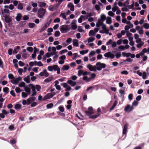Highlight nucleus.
Segmentation results:
<instances>
[{
	"label": "nucleus",
	"mask_w": 149,
	"mask_h": 149,
	"mask_svg": "<svg viewBox=\"0 0 149 149\" xmlns=\"http://www.w3.org/2000/svg\"><path fill=\"white\" fill-rule=\"evenodd\" d=\"M96 65L97 67H96V66H93L90 64H88L87 66L90 70L91 71H96V70L98 71L101 70L102 68H105L106 67V64L104 63H101V62H99L97 63Z\"/></svg>",
	"instance_id": "1"
},
{
	"label": "nucleus",
	"mask_w": 149,
	"mask_h": 149,
	"mask_svg": "<svg viewBox=\"0 0 149 149\" xmlns=\"http://www.w3.org/2000/svg\"><path fill=\"white\" fill-rule=\"evenodd\" d=\"M46 11L45 9L42 8H40L38 11V17L40 18H43Z\"/></svg>",
	"instance_id": "2"
},
{
	"label": "nucleus",
	"mask_w": 149,
	"mask_h": 149,
	"mask_svg": "<svg viewBox=\"0 0 149 149\" xmlns=\"http://www.w3.org/2000/svg\"><path fill=\"white\" fill-rule=\"evenodd\" d=\"M69 26L67 25H64L61 26L60 29L62 33H65L70 30V29L68 28Z\"/></svg>",
	"instance_id": "3"
},
{
	"label": "nucleus",
	"mask_w": 149,
	"mask_h": 149,
	"mask_svg": "<svg viewBox=\"0 0 149 149\" xmlns=\"http://www.w3.org/2000/svg\"><path fill=\"white\" fill-rule=\"evenodd\" d=\"M29 86V87L31 88L32 91L33 92L31 94V96H33L35 95L37 93V92L36 91V87L35 86L33 85L32 84H30L28 85Z\"/></svg>",
	"instance_id": "4"
},
{
	"label": "nucleus",
	"mask_w": 149,
	"mask_h": 149,
	"mask_svg": "<svg viewBox=\"0 0 149 149\" xmlns=\"http://www.w3.org/2000/svg\"><path fill=\"white\" fill-rule=\"evenodd\" d=\"M134 109V108L132 106H130V104H128L125 108L124 111L129 112L132 111Z\"/></svg>",
	"instance_id": "5"
},
{
	"label": "nucleus",
	"mask_w": 149,
	"mask_h": 149,
	"mask_svg": "<svg viewBox=\"0 0 149 149\" xmlns=\"http://www.w3.org/2000/svg\"><path fill=\"white\" fill-rule=\"evenodd\" d=\"M54 96V95L52 94V93H48L44 96L42 98V100L44 101L46 100L50 99L52 97Z\"/></svg>",
	"instance_id": "6"
},
{
	"label": "nucleus",
	"mask_w": 149,
	"mask_h": 149,
	"mask_svg": "<svg viewBox=\"0 0 149 149\" xmlns=\"http://www.w3.org/2000/svg\"><path fill=\"white\" fill-rule=\"evenodd\" d=\"M39 75L42 76H45L47 77L49 76V74L47 72V70L46 69H45L43 70V71L40 72Z\"/></svg>",
	"instance_id": "7"
},
{
	"label": "nucleus",
	"mask_w": 149,
	"mask_h": 149,
	"mask_svg": "<svg viewBox=\"0 0 149 149\" xmlns=\"http://www.w3.org/2000/svg\"><path fill=\"white\" fill-rule=\"evenodd\" d=\"M128 125L127 124H125L124 126V128L123 130V134H126L128 129Z\"/></svg>",
	"instance_id": "8"
},
{
	"label": "nucleus",
	"mask_w": 149,
	"mask_h": 149,
	"mask_svg": "<svg viewBox=\"0 0 149 149\" xmlns=\"http://www.w3.org/2000/svg\"><path fill=\"white\" fill-rule=\"evenodd\" d=\"M4 17H5V21L6 23H9L11 22L12 20L11 18L7 16L6 15Z\"/></svg>",
	"instance_id": "9"
},
{
	"label": "nucleus",
	"mask_w": 149,
	"mask_h": 149,
	"mask_svg": "<svg viewBox=\"0 0 149 149\" xmlns=\"http://www.w3.org/2000/svg\"><path fill=\"white\" fill-rule=\"evenodd\" d=\"M102 26V29L105 32V33L107 34L109 33V30L108 29L106 28V26L105 24Z\"/></svg>",
	"instance_id": "10"
},
{
	"label": "nucleus",
	"mask_w": 149,
	"mask_h": 149,
	"mask_svg": "<svg viewBox=\"0 0 149 149\" xmlns=\"http://www.w3.org/2000/svg\"><path fill=\"white\" fill-rule=\"evenodd\" d=\"M68 83L72 86H74L76 85V82H73L72 80H70L68 81Z\"/></svg>",
	"instance_id": "11"
},
{
	"label": "nucleus",
	"mask_w": 149,
	"mask_h": 149,
	"mask_svg": "<svg viewBox=\"0 0 149 149\" xmlns=\"http://www.w3.org/2000/svg\"><path fill=\"white\" fill-rule=\"evenodd\" d=\"M22 17V15L20 13H19L17 14V16L16 17V20L18 22L20 21L21 18Z\"/></svg>",
	"instance_id": "12"
},
{
	"label": "nucleus",
	"mask_w": 149,
	"mask_h": 149,
	"mask_svg": "<svg viewBox=\"0 0 149 149\" xmlns=\"http://www.w3.org/2000/svg\"><path fill=\"white\" fill-rule=\"evenodd\" d=\"M22 107V105L20 104H16L14 107V108L17 110H19L21 109Z\"/></svg>",
	"instance_id": "13"
},
{
	"label": "nucleus",
	"mask_w": 149,
	"mask_h": 149,
	"mask_svg": "<svg viewBox=\"0 0 149 149\" xmlns=\"http://www.w3.org/2000/svg\"><path fill=\"white\" fill-rule=\"evenodd\" d=\"M53 79V77H49L47 78L46 79L44 80V81L45 82L48 83L52 80Z\"/></svg>",
	"instance_id": "14"
},
{
	"label": "nucleus",
	"mask_w": 149,
	"mask_h": 149,
	"mask_svg": "<svg viewBox=\"0 0 149 149\" xmlns=\"http://www.w3.org/2000/svg\"><path fill=\"white\" fill-rule=\"evenodd\" d=\"M100 115V114L98 113L97 114L91 115V116H90L89 118L91 119L96 118L99 116Z\"/></svg>",
	"instance_id": "15"
},
{
	"label": "nucleus",
	"mask_w": 149,
	"mask_h": 149,
	"mask_svg": "<svg viewBox=\"0 0 149 149\" xmlns=\"http://www.w3.org/2000/svg\"><path fill=\"white\" fill-rule=\"evenodd\" d=\"M85 113L86 115L89 116L90 117V116H91V115L93 114L94 113L93 111H85Z\"/></svg>",
	"instance_id": "16"
},
{
	"label": "nucleus",
	"mask_w": 149,
	"mask_h": 149,
	"mask_svg": "<svg viewBox=\"0 0 149 149\" xmlns=\"http://www.w3.org/2000/svg\"><path fill=\"white\" fill-rule=\"evenodd\" d=\"M78 40L76 39H74L73 40V45L75 47H78L79 45Z\"/></svg>",
	"instance_id": "17"
},
{
	"label": "nucleus",
	"mask_w": 149,
	"mask_h": 149,
	"mask_svg": "<svg viewBox=\"0 0 149 149\" xmlns=\"http://www.w3.org/2000/svg\"><path fill=\"white\" fill-rule=\"evenodd\" d=\"M112 22L111 18L110 17H107L106 21V23L108 24H111Z\"/></svg>",
	"instance_id": "18"
},
{
	"label": "nucleus",
	"mask_w": 149,
	"mask_h": 149,
	"mask_svg": "<svg viewBox=\"0 0 149 149\" xmlns=\"http://www.w3.org/2000/svg\"><path fill=\"white\" fill-rule=\"evenodd\" d=\"M106 19V17L104 14L101 15L100 16V19L102 21H104Z\"/></svg>",
	"instance_id": "19"
},
{
	"label": "nucleus",
	"mask_w": 149,
	"mask_h": 149,
	"mask_svg": "<svg viewBox=\"0 0 149 149\" xmlns=\"http://www.w3.org/2000/svg\"><path fill=\"white\" fill-rule=\"evenodd\" d=\"M74 21L73 20L71 23V24H74V25H73L72 26V29H73V30H75L77 29V25H76L75 22H74Z\"/></svg>",
	"instance_id": "20"
},
{
	"label": "nucleus",
	"mask_w": 149,
	"mask_h": 149,
	"mask_svg": "<svg viewBox=\"0 0 149 149\" xmlns=\"http://www.w3.org/2000/svg\"><path fill=\"white\" fill-rule=\"evenodd\" d=\"M70 68L69 65H64L62 68V69L63 71L67 70Z\"/></svg>",
	"instance_id": "21"
},
{
	"label": "nucleus",
	"mask_w": 149,
	"mask_h": 149,
	"mask_svg": "<svg viewBox=\"0 0 149 149\" xmlns=\"http://www.w3.org/2000/svg\"><path fill=\"white\" fill-rule=\"evenodd\" d=\"M95 34V32L93 30H91L89 32L88 35L89 36H94Z\"/></svg>",
	"instance_id": "22"
},
{
	"label": "nucleus",
	"mask_w": 149,
	"mask_h": 149,
	"mask_svg": "<svg viewBox=\"0 0 149 149\" xmlns=\"http://www.w3.org/2000/svg\"><path fill=\"white\" fill-rule=\"evenodd\" d=\"M23 4L22 3H19L17 5V8L19 10H22L23 8Z\"/></svg>",
	"instance_id": "23"
},
{
	"label": "nucleus",
	"mask_w": 149,
	"mask_h": 149,
	"mask_svg": "<svg viewBox=\"0 0 149 149\" xmlns=\"http://www.w3.org/2000/svg\"><path fill=\"white\" fill-rule=\"evenodd\" d=\"M52 54L54 55L56 54V48L55 47H52Z\"/></svg>",
	"instance_id": "24"
},
{
	"label": "nucleus",
	"mask_w": 149,
	"mask_h": 149,
	"mask_svg": "<svg viewBox=\"0 0 149 149\" xmlns=\"http://www.w3.org/2000/svg\"><path fill=\"white\" fill-rule=\"evenodd\" d=\"M84 16L81 15L78 19V22L79 23H81L82 22L83 18L84 17Z\"/></svg>",
	"instance_id": "25"
},
{
	"label": "nucleus",
	"mask_w": 149,
	"mask_h": 149,
	"mask_svg": "<svg viewBox=\"0 0 149 149\" xmlns=\"http://www.w3.org/2000/svg\"><path fill=\"white\" fill-rule=\"evenodd\" d=\"M82 79L83 80H85L87 82H88L91 81L90 79H89V78H88L86 76L84 77Z\"/></svg>",
	"instance_id": "26"
},
{
	"label": "nucleus",
	"mask_w": 149,
	"mask_h": 149,
	"mask_svg": "<svg viewBox=\"0 0 149 149\" xmlns=\"http://www.w3.org/2000/svg\"><path fill=\"white\" fill-rule=\"evenodd\" d=\"M35 25V24L33 23H29L28 24L29 27L30 28H33Z\"/></svg>",
	"instance_id": "27"
},
{
	"label": "nucleus",
	"mask_w": 149,
	"mask_h": 149,
	"mask_svg": "<svg viewBox=\"0 0 149 149\" xmlns=\"http://www.w3.org/2000/svg\"><path fill=\"white\" fill-rule=\"evenodd\" d=\"M60 17H62L65 20L67 19L65 14L64 13H61L60 15Z\"/></svg>",
	"instance_id": "28"
},
{
	"label": "nucleus",
	"mask_w": 149,
	"mask_h": 149,
	"mask_svg": "<svg viewBox=\"0 0 149 149\" xmlns=\"http://www.w3.org/2000/svg\"><path fill=\"white\" fill-rule=\"evenodd\" d=\"M9 88L8 87H5L3 88V91L4 93H8Z\"/></svg>",
	"instance_id": "29"
},
{
	"label": "nucleus",
	"mask_w": 149,
	"mask_h": 149,
	"mask_svg": "<svg viewBox=\"0 0 149 149\" xmlns=\"http://www.w3.org/2000/svg\"><path fill=\"white\" fill-rule=\"evenodd\" d=\"M53 107V104L51 103L47 104L46 105V107L47 109H50Z\"/></svg>",
	"instance_id": "30"
},
{
	"label": "nucleus",
	"mask_w": 149,
	"mask_h": 149,
	"mask_svg": "<svg viewBox=\"0 0 149 149\" xmlns=\"http://www.w3.org/2000/svg\"><path fill=\"white\" fill-rule=\"evenodd\" d=\"M143 42H142L141 43H139L136 45L137 47L138 48H141V47L144 45Z\"/></svg>",
	"instance_id": "31"
},
{
	"label": "nucleus",
	"mask_w": 149,
	"mask_h": 149,
	"mask_svg": "<svg viewBox=\"0 0 149 149\" xmlns=\"http://www.w3.org/2000/svg\"><path fill=\"white\" fill-rule=\"evenodd\" d=\"M19 87H24V88L25 87V83L23 81H22L19 84Z\"/></svg>",
	"instance_id": "32"
},
{
	"label": "nucleus",
	"mask_w": 149,
	"mask_h": 149,
	"mask_svg": "<svg viewBox=\"0 0 149 149\" xmlns=\"http://www.w3.org/2000/svg\"><path fill=\"white\" fill-rule=\"evenodd\" d=\"M12 2H13V5L15 6H16L18 5V1L17 0H12L11 1V3Z\"/></svg>",
	"instance_id": "33"
},
{
	"label": "nucleus",
	"mask_w": 149,
	"mask_h": 149,
	"mask_svg": "<svg viewBox=\"0 0 149 149\" xmlns=\"http://www.w3.org/2000/svg\"><path fill=\"white\" fill-rule=\"evenodd\" d=\"M46 4L44 2H40V3L39 6L41 7H45L46 5Z\"/></svg>",
	"instance_id": "34"
},
{
	"label": "nucleus",
	"mask_w": 149,
	"mask_h": 149,
	"mask_svg": "<svg viewBox=\"0 0 149 149\" xmlns=\"http://www.w3.org/2000/svg\"><path fill=\"white\" fill-rule=\"evenodd\" d=\"M94 40L95 38L93 37H90L88 39V42H92Z\"/></svg>",
	"instance_id": "35"
},
{
	"label": "nucleus",
	"mask_w": 149,
	"mask_h": 149,
	"mask_svg": "<svg viewBox=\"0 0 149 149\" xmlns=\"http://www.w3.org/2000/svg\"><path fill=\"white\" fill-rule=\"evenodd\" d=\"M63 0H59L58 1L56 5H55L56 7H58Z\"/></svg>",
	"instance_id": "36"
},
{
	"label": "nucleus",
	"mask_w": 149,
	"mask_h": 149,
	"mask_svg": "<svg viewBox=\"0 0 149 149\" xmlns=\"http://www.w3.org/2000/svg\"><path fill=\"white\" fill-rule=\"evenodd\" d=\"M143 27L146 29H149V24L148 23H144L143 25Z\"/></svg>",
	"instance_id": "37"
},
{
	"label": "nucleus",
	"mask_w": 149,
	"mask_h": 149,
	"mask_svg": "<svg viewBox=\"0 0 149 149\" xmlns=\"http://www.w3.org/2000/svg\"><path fill=\"white\" fill-rule=\"evenodd\" d=\"M96 74L95 73H92L91 74V77H89V79H90V81L93 79L94 78L96 77Z\"/></svg>",
	"instance_id": "38"
},
{
	"label": "nucleus",
	"mask_w": 149,
	"mask_h": 149,
	"mask_svg": "<svg viewBox=\"0 0 149 149\" xmlns=\"http://www.w3.org/2000/svg\"><path fill=\"white\" fill-rule=\"evenodd\" d=\"M138 102L137 101L134 100L132 103V106H137L138 104Z\"/></svg>",
	"instance_id": "39"
},
{
	"label": "nucleus",
	"mask_w": 149,
	"mask_h": 149,
	"mask_svg": "<svg viewBox=\"0 0 149 149\" xmlns=\"http://www.w3.org/2000/svg\"><path fill=\"white\" fill-rule=\"evenodd\" d=\"M100 20V19L98 20L96 24V26L97 27H99L101 26Z\"/></svg>",
	"instance_id": "40"
},
{
	"label": "nucleus",
	"mask_w": 149,
	"mask_h": 149,
	"mask_svg": "<svg viewBox=\"0 0 149 149\" xmlns=\"http://www.w3.org/2000/svg\"><path fill=\"white\" fill-rule=\"evenodd\" d=\"M82 26H79L78 27V28L77 29L78 31L79 32H84V30H83L82 29Z\"/></svg>",
	"instance_id": "41"
},
{
	"label": "nucleus",
	"mask_w": 149,
	"mask_h": 149,
	"mask_svg": "<svg viewBox=\"0 0 149 149\" xmlns=\"http://www.w3.org/2000/svg\"><path fill=\"white\" fill-rule=\"evenodd\" d=\"M60 33L59 31H56L55 32L54 36L55 37H58L60 35Z\"/></svg>",
	"instance_id": "42"
},
{
	"label": "nucleus",
	"mask_w": 149,
	"mask_h": 149,
	"mask_svg": "<svg viewBox=\"0 0 149 149\" xmlns=\"http://www.w3.org/2000/svg\"><path fill=\"white\" fill-rule=\"evenodd\" d=\"M15 91L17 93H19L22 91L20 88L18 87L16 88Z\"/></svg>",
	"instance_id": "43"
},
{
	"label": "nucleus",
	"mask_w": 149,
	"mask_h": 149,
	"mask_svg": "<svg viewBox=\"0 0 149 149\" xmlns=\"http://www.w3.org/2000/svg\"><path fill=\"white\" fill-rule=\"evenodd\" d=\"M108 14L109 15L112 17H113L114 15V13L111 11H109L108 12Z\"/></svg>",
	"instance_id": "44"
},
{
	"label": "nucleus",
	"mask_w": 149,
	"mask_h": 149,
	"mask_svg": "<svg viewBox=\"0 0 149 149\" xmlns=\"http://www.w3.org/2000/svg\"><path fill=\"white\" fill-rule=\"evenodd\" d=\"M8 77L9 79H14V77L12 74H9L8 75Z\"/></svg>",
	"instance_id": "45"
},
{
	"label": "nucleus",
	"mask_w": 149,
	"mask_h": 149,
	"mask_svg": "<svg viewBox=\"0 0 149 149\" xmlns=\"http://www.w3.org/2000/svg\"><path fill=\"white\" fill-rule=\"evenodd\" d=\"M24 89L25 91H26V92H29V91H31V89L29 88L27 86H25L24 88Z\"/></svg>",
	"instance_id": "46"
},
{
	"label": "nucleus",
	"mask_w": 149,
	"mask_h": 149,
	"mask_svg": "<svg viewBox=\"0 0 149 149\" xmlns=\"http://www.w3.org/2000/svg\"><path fill=\"white\" fill-rule=\"evenodd\" d=\"M22 97L25 98L27 96V94L24 92H22Z\"/></svg>",
	"instance_id": "47"
},
{
	"label": "nucleus",
	"mask_w": 149,
	"mask_h": 149,
	"mask_svg": "<svg viewBox=\"0 0 149 149\" xmlns=\"http://www.w3.org/2000/svg\"><path fill=\"white\" fill-rule=\"evenodd\" d=\"M27 50L28 51L32 52L33 51V48L31 47H28L27 48Z\"/></svg>",
	"instance_id": "48"
},
{
	"label": "nucleus",
	"mask_w": 149,
	"mask_h": 149,
	"mask_svg": "<svg viewBox=\"0 0 149 149\" xmlns=\"http://www.w3.org/2000/svg\"><path fill=\"white\" fill-rule=\"evenodd\" d=\"M29 55L26 53H23L22 55V56L23 58H26L29 56Z\"/></svg>",
	"instance_id": "49"
},
{
	"label": "nucleus",
	"mask_w": 149,
	"mask_h": 149,
	"mask_svg": "<svg viewBox=\"0 0 149 149\" xmlns=\"http://www.w3.org/2000/svg\"><path fill=\"white\" fill-rule=\"evenodd\" d=\"M118 8H119L117 6H115L112 8V10L113 12H115L116 10H118Z\"/></svg>",
	"instance_id": "50"
},
{
	"label": "nucleus",
	"mask_w": 149,
	"mask_h": 149,
	"mask_svg": "<svg viewBox=\"0 0 149 149\" xmlns=\"http://www.w3.org/2000/svg\"><path fill=\"white\" fill-rule=\"evenodd\" d=\"M116 57L117 58H120L121 56V53L120 52H119L118 53H117L116 54Z\"/></svg>",
	"instance_id": "51"
},
{
	"label": "nucleus",
	"mask_w": 149,
	"mask_h": 149,
	"mask_svg": "<svg viewBox=\"0 0 149 149\" xmlns=\"http://www.w3.org/2000/svg\"><path fill=\"white\" fill-rule=\"evenodd\" d=\"M110 52H108L104 54V56L107 58H109L110 56Z\"/></svg>",
	"instance_id": "52"
},
{
	"label": "nucleus",
	"mask_w": 149,
	"mask_h": 149,
	"mask_svg": "<svg viewBox=\"0 0 149 149\" xmlns=\"http://www.w3.org/2000/svg\"><path fill=\"white\" fill-rule=\"evenodd\" d=\"M83 71L81 70H79L78 71L77 75L79 76H80L82 74H83Z\"/></svg>",
	"instance_id": "53"
},
{
	"label": "nucleus",
	"mask_w": 149,
	"mask_h": 149,
	"mask_svg": "<svg viewBox=\"0 0 149 149\" xmlns=\"http://www.w3.org/2000/svg\"><path fill=\"white\" fill-rule=\"evenodd\" d=\"M35 86L36 87V89L38 91H40L41 88L40 86V85H36Z\"/></svg>",
	"instance_id": "54"
},
{
	"label": "nucleus",
	"mask_w": 149,
	"mask_h": 149,
	"mask_svg": "<svg viewBox=\"0 0 149 149\" xmlns=\"http://www.w3.org/2000/svg\"><path fill=\"white\" fill-rule=\"evenodd\" d=\"M60 22V19L59 18H57L55 19L54 20V22L55 23H56V22L59 23V22Z\"/></svg>",
	"instance_id": "55"
},
{
	"label": "nucleus",
	"mask_w": 149,
	"mask_h": 149,
	"mask_svg": "<svg viewBox=\"0 0 149 149\" xmlns=\"http://www.w3.org/2000/svg\"><path fill=\"white\" fill-rule=\"evenodd\" d=\"M95 8L96 10L97 11H99L100 9V6L98 5H96L95 6Z\"/></svg>",
	"instance_id": "56"
},
{
	"label": "nucleus",
	"mask_w": 149,
	"mask_h": 149,
	"mask_svg": "<svg viewBox=\"0 0 149 149\" xmlns=\"http://www.w3.org/2000/svg\"><path fill=\"white\" fill-rule=\"evenodd\" d=\"M147 75L146 73L144 72L143 73V75H142V78L143 79H145L146 78Z\"/></svg>",
	"instance_id": "57"
},
{
	"label": "nucleus",
	"mask_w": 149,
	"mask_h": 149,
	"mask_svg": "<svg viewBox=\"0 0 149 149\" xmlns=\"http://www.w3.org/2000/svg\"><path fill=\"white\" fill-rule=\"evenodd\" d=\"M68 51V50L66 49H64L62 50L59 52V53L60 54H62L63 53L65 52H67Z\"/></svg>",
	"instance_id": "58"
},
{
	"label": "nucleus",
	"mask_w": 149,
	"mask_h": 149,
	"mask_svg": "<svg viewBox=\"0 0 149 149\" xmlns=\"http://www.w3.org/2000/svg\"><path fill=\"white\" fill-rule=\"evenodd\" d=\"M55 6H56L55 5L52 7L49 6L48 8V9L50 11H53L54 10V8Z\"/></svg>",
	"instance_id": "59"
},
{
	"label": "nucleus",
	"mask_w": 149,
	"mask_h": 149,
	"mask_svg": "<svg viewBox=\"0 0 149 149\" xmlns=\"http://www.w3.org/2000/svg\"><path fill=\"white\" fill-rule=\"evenodd\" d=\"M95 14L94 13H87V15L88 17H90L92 16H93Z\"/></svg>",
	"instance_id": "60"
},
{
	"label": "nucleus",
	"mask_w": 149,
	"mask_h": 149,
	"mask_svg": "<svg viewBox=\"0 0 149 149\" xmlns=\"http://www.w3.org/2000/svg\"><path fill=\"white\" fill-rule=\"evenodd\" d=\"M2 113L5 115H7L9 113L7 112L5 109H3L2 110Z\"/></svg>",
	"instance_id": "61"
},
{
	"label": "nucleus",
	"mask_w": 149,
	"mask_h": 149,
	"mask_svg": "<svg viewBox=\"0 0 149 149\" xmlns=\"http://www.w3.org/2000/svg\"><path fill=\"white\" fill-rule=\"evenodd\" d=\"M10 81L13 84H17L18 83L16 79H15L13 81L11 80Z\"/></svg>",
	"instance_id": "62"
},
{
	"label": "nucleus",
	"mask_w": 149,
	"mask_h": 149,
	"mask_svg": "<svg viewBox=\"0 0 149 149\" xmlns=\"http://www.w3.org/2000/svg\"><path fill=\"white\" fill-rule=\"evenodd\" d=\"M24 80L27 83H29L30 82V79H28L27 78L25 77L24 78Z\"/></svg>",
	"instance_id": "63"
},
{
	"label": "nucleus",
	"mask_w": 149,
	"mask_h": 149,
	"mask_svg": "<svg viewBox=\"0 0 149 149\" xmlns=\"http://www.w3.org/2000/svg\"><path fill=\"white\" fill-rule=\"evenodd\" d=\"M66 57L65 55H63L62 56H61V57H60L59 58V59L60 60H65L66 59Z\"/></svg>",
	"instance_id": "64"
}]
</instances>
